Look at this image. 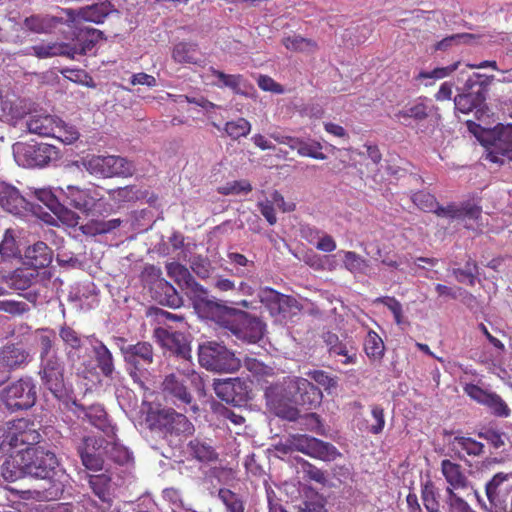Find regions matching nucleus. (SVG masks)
<instances>
[{
    "label": "nucleus",
    "instance_id": "nucleus-1",
    "mask_svg": "<svg viewBox=\"0 0 512 512\" xmlns=\"http://www.w3.org/2000/svg\"><path fill=\"white\" fill-rule=\"evenodd\" d=\"M214 319L220 327L228 330L231 335L249 344L259 342L265 333L266 325L260 318L235 308H220L217 305Z\"/></svg>",
    "mask_w": 512,
    "mask_h": 512
},
{
    "label": "nucleus",
    "instance_id": "nucleus-2",
    "mask_svg": "<svg viewBox=\"0 0 512 512\" xmlns=\"http://www.w3.org/2000/svg\"><path fill=\"white\" fill-rule=\"evenodd\" d=\"M203 389L202 377L191 367L177 369L165 375L161 383L164 399L178 408L192 405L194 400L192 391Z\"/></svg>",
    "mask_w": 512,
    "mask_h": 512
},
{
    "label": "nucleus",
    "instance_id": "nucleus-3",
    "mask_svg": "<svg viewBox=\"0 0 512 512\" xmlns=\"http://www.w3.org/2000/svg\"><path fill=\"white\" fill-rule=\"evenodd\" d=\"M42 436L34 421L20 418L0 425V459L10 455L19 446H34Z\"/></svg>",
    "mask_w": 512,
    "mask_h": 512
},
{
    "label": "nucleus",
    "instance_id": "nucleus-4",
    "mask_svg": "<svg viewBox=\"0 0 512 512\" xmlns=\"http://www.w3.org/2000/svg\"><path fill=\"white\" fill-rule=\"evenodd\" d=\"M145 423L151 431L167 436H189L194 433V425L183 414L173 408H154L146 412Z\"/></svg>",
    "mask_w": 512,
    "mask_h": 512
},
{
    "label": "nucleus",
    "instance_id": "nucleus-5",
    "mask_svg": "<svg viewBox=\"0 0 512 512\" xmlns=\"http://www.w3.org/2000/svg\"><path fill=\"white\" fill-rule=\"evenodd\" d=\"M494 77L480 73H474L465 82L464 92L454 98L455 109L463 114L476 110V116L483 113L489 86Z\"/></svg>",
    "mask_w": 512,
    "mask_h": 512
},
{
    "label": "nucleus",
    "instance_id": "nucleus-6",
    "mask_svg": "<svg viewBox=\"0 0 512 512\" xmlns=\"http://www.w3.org/2000/svg\"><path fill=\"white\" fill-rule=\"evenodd\" d=\"M27 475L53 480L58 475L59 461L55 453L42 447H27L19 454ZM61 477H66L61 471Z\"/></svg>",
    "mask_w": 512,
    "mask_h": 512
},
{
    "label": "nucleus",
    "instance_id": "nucleus-7",
    "mask_svg": "<svg viewBox=\"0 0 512 512\" xmlns=\"http://www.w3.org/2000/svg\"><path fill=\"white\" fill-rule=\"evenodd\" d=\"M198 361L207 370L220 373H233L241 366L234 352L214 341L199 346Z\"/></svg>",
    "mask_w": 512,
    "mask_h": 512
},
{
    "label": "nucleus",
    "instance_id": "nucleus-8",
    "mask_svg": "<svg viewBox=\"0 0 512 512\" xmlns=\"http://www.w3.org/2000/svg\"><path fill=\"white\" fill-rule=\"evenodd\" d=\"M123 359L127 365L130 377L135 383L143 384L148 375V368L154 362V349L151 343L139 341L120 348Z\"/></svg>",
    "mask_w": 512,
    "mask_h": 512
},
{
    "label": "nucleus",
    "instance_id": "nucleus-9",
    "mask_svg": "<svg viewBox=\"0 0 512 512\" xmlns=\"http://www.w3.org/2000/svg\"><path fill=\"white\" fill-rule=\"evenodd\" d=\"M512 474L498 472L485 485L487 501L481 499L477 491L475 496L486 512H505L510 507L509 494L511 485L509 479Z\"/></svg>",
    "mask_w": 512,
    "mask_h": 512
},
{
    "label": "nucleus",
    "instance_id": "nucleus-10",
    "mask_svg": "<svg viewBox=\"0 0 512 512\" xmlns=\"http://www.w3.org/2000/svg\"><path fill=\"white\" fill-rule=\"evenodd\" d=\"M1 400L11 411L26 410L37 400V388L31 377H22L1 391Z\"/></svg>",
    "mask_w": 512,
    "mask_h": 512
},
{
    "label": "nucleus",
    "instance_id": "nucleus-11",
    "mask_svg": "<svg viewBox=\"0 0 512 512\" xmlns=\"http://www.w3.org/2000/svg\"><path fill=\"white\" fill-rule=\"evenodd\" d=\"M86 169L94 175L102 177H130L135 171L133 162L114 155H93L85 161Z\"/></svg>",
    "mask_w": 512,
    "mask_h": 512
},
{
    "label": "nucleus",
    "instance_id": "nucleus-12",
    "mask_svg": "<svg viewBox=\"0 0 512 512\" xmlns=\"http://www.w3.org/2000/svg\"><path fill=\"white\" fill-rule=\"evenodd\" d=\"M290 451H298L326 462L341 457V453L333 444L305 434L290 435Z\"/></svg>",
    "mask_w": 512,
    "mask_h": 512
},
{
    "label": "nucleus",
    "instance_id": "nucleus-13",
    "mask_svg": "<svg viewBox=\"0 0 512 512\" xmlns=\"http://www.w3.org/2000/svg\"><path fill=\"white\" fill-rule=\"evenodd\" d=\"M58 191L63 196L64 203L86 215L100 207L104 199L96 186L80 188L74 185H67L66 188L59 187Z\"/></svg>",
    "mask_w": 512,
    "mask_h": 512
},
{
    "label": "nucleus",
    "instance_id": "nucleus-14",
    "mask_svg": "<svg viewBox=\"0 0 512 512\" xmlns=\"http://www.w3.org/2000/svg\"><path fill=\"white\" fill-rule=\"evenodd\" d=\"M64 370L63 361L61 358H57L40 362V370L38 372L43 386L59 400L67 396Z\"/></svg>",
    "mask_w": 512,
    "mask_h": 512
},
{
    "label": "nucleus",
    "instance_id": "nucleus-15",
    "mask_svg": "<svg viewBox=\"0 0 512 512\" xmlns=\"http://www.w3.org/2000/svg\"><path fill=\"white\" fill-rule=\"evenodd\" d=\"M463 391L472 400L486 406L493 415L503 418L510 415V408L498 394L485 390L472 383L465 384L463 386Z\"/></svg>",
    "mask_w": 512,
    "mask_h": 512
},
{
    "label": "nucleus",
    "instance_id": "nucleus-16",
    "mask_svg": "<svg viewBox=\"0 0 512 512\" xmlns=\"http://www.w3.org/2000/svg\"><path fill=\"white\" fill-rule=\"evenodd\" d=\"M294 390L290 391V402L303 411L316 408L321 404L323 394L313 383L304 378H297L293 385Z\"/></svg>",
    "mask_w": 512,
    "mask_h": 512
},
{
    "label": "nucleus",
    "instance_id": "nucleus-17",
    "mask_svg": "<svg viewBox=\"0 0 512 512\" xmlns=\"http://www.w3.org/2000/svg\"><path fill=\"white\" fill-rule=\"evenodd\" d=\"M154 336L163 348L176 357L190 360L191 347L184 333L173 331L170 327H158L154 330Z\"/></svg>",
    "mask_w": 512,
    "mask_h": 512
},
{
    "label": "nucleus",
    "instance_id": "nucleus-18",
    "mask_svg": "<svg viewBox=\"0 0 512 512\" xmlns=\"http://www.w3.org/2000/svg\"><path fill=\"white\" fill-rule=\"evenodd\" d=\"M19 153L29 167H43L58 155L55 146L37 142L24 144Z\"/></svg>",
    "mask_w": 512,
    "mask_h": 512
},
{
    "label": "nucleus",
    "instance_id": "nucleus-19",
    "mask_svg": "<svg viewBox=\"0 0 512 512\" xmlns=\"http://www.w3.org/2000/svg\"><path fill=\"white\" fill-rule=\"evenodd\" d=\"M214 391L219 399L233 405H239L245 401L248 394L246 383L239 378H229L215 382Z\"/></svg>",
    "mask_w": 512,
    "mask_h": 512
},
{
    "label": "nucleus",
    "instance_id": "nucleus-20",
    "mask_svg": "<svg viewBox=\"0 0 512 512\" xmlns=\"http://www.w3.org/2000/svg\"><path fill=\"white\" fill-rule=\"evenodd\" d=\"M265 400L270 413L288 419V389L285 381L269 385L265 390Z\"/></svg>",
    "mask_w": 512,
    "mask_h": 512
},
{
    "label": "nucleus",
    "instance_id": "nucleus-21",
    "mask_svg": "<svg viewBox=\"0 0 512 512\" xmlns=\"http://www.w3.org/2000/svg\"><path fill=\"white\" fill-rule=\"evenodd\" d=\"M86 443L92 445L94 449H103V454L106 459L114 463L123 465L130 461L131 454L129 450L118 443L115 439L107 440L103 437H86Z\"/></svg>",
    "mask_w": 512,
    "mask_h": 512
},
{
    "label": "nucleus",
    "instance_id": "nucleus-22",
    "mask_svg": "<svg viewBox=\"0 0 512 512\" xmlns=\"http://www.w3.org/2000/svg\"><path fill=\"white\" fill-rule=\"evenodd\" d=\"M30 361L29 351L21 344L9 343L0 348V364L8 371L24 368Z\"/></svg>",
    "mask_w": 512,
    "mask_h": 512
},
{
    "label": "nucleus",
    "instance_id": "nucleus-23",
    "mask_svg": "<svg viewBox=\"0 0 512 512\" xmlns=\"http://www.w3.org/2000/svg\"><path fill=\"white\" fill-rule=\"evenodd\" d=\"M504 158L512 159V125L501 129L491 143L486 159L493 163H504Z\"/></svg>",
    "mask_w": 512,
    "mask_h": 512
},
{
    "label": "nucleus",
    "instance_id": "nucleus-24",
    "mask_svg": "<svg viewBox=\"0 0 512 512\" xmlns=\"http://www.w3.org/2000/svg\"><path fill=\"white\" fill-rule=\"evenodd\" d=\"M441 473L444 476L447 487L445 493L456 490H465L469 486V479L463 467L449 459L441 461Z\"/></svg>",
    "mask_w": 512,
    "mask_h": 512
},
{
    "label": "nucleus",
    "instance_id": "nucleus-25",
    "mask_svg": "<svg viewBox=\"0 0 512 512\" xmlns=\"http://www.w3.org/2000/svg\"><path fill=\"white\" fill-rule=\"evenodd\" d=\"M0 205L10 213L20 214L26 210L28 202L15 186L0 180Z\"/></svg>",
    "mask_w": 512,
    "mask_h": 512
},
{
    "label": "nucleus",
    "instance_id": "nucleus-26",
    "mask_svg": "<svg viewBox=\"0 0 512 512\" xmlns=\"http://www.w3.org/2000/svg\"><path fill=\"white\" fill-rule=\"evenodd\" d=\"M52 259L53 251L42 241H38L32 246H29L24 254V264L35 271L48 267Z\"/></svg>",
    "mask_w": 512,
    "mask_h": 512
},
{
    "label": "nucleus",
    "instance_id": "nucleus-27",
    "mask_svg": "<svg viewBox=\"0 0 512 512\" xmlns=\"http://www.w3.org/2000/svg\"><path fill=\"white\" fill-rule=\"evenodd\" d=\"M151 297L161 305L178 308L182 305V297L167 280H159L151 289Z\"/></svg>",
    "mask_w": 512,
    "mask_h": 512
},
{
    "label": "nucleus",
    "instance_id": "nucleus-28",
    "mask_svg": "<svg viewBox=\"0 0 512 512\" xmlns=\"http://www.w3.org/2000/svg\"><path fill=\"white\" fill-rule=\"evenodd\" d=\"M259 298L272 317L279 319L282 316L285 318L284 312L286 306H288V296L265 287L259 291Z\"/></svg>",
    "mask_w": 512,
    "mask_h": 512
},
{
    "label": "nucleus",
    "instance_id": "nucleus-29",
    "mask_svg": "<svg viewBox=\"0 0 512 512\" xmlns=\"http://www.w3.org/2000/svg\"><path fill=\"white\" fill-rule=\"evenodd\" d=\"M102 38L103 32L98 29H81L76 37V42L73 44V46L70 45V55H68V57L73 59L76 54L86 55Z\"/></svg>",
    "mask_w": 512,
    "mask_h": 512
},
{
    "label": "nucleus",
    "instance_id": "nucleus-30",
    "mask_svg": "<svg viewBox=\"0 0 512 512\" xmlns=\"http://www.w3.org/2000/svg\"><path fill=\"white\" fill-rule=\"evenodd\" d=\"M35 340L39 350L40 362L61 358L55 346L56 333L53 329H38L36 331Z\"/></svg>",
    "mask_w": 512,
    "mask_h": 512
},
{
    "label": "nucleus",
    "instance_id": "nucleus-31",
    "mask_svg": "<svg viewBox=\"0 0 512 512\" xmlns=\"http://www.w3.org/2000/svg\"><path fill=\"white\" fill-rule=\"evenodd\" d=\"M93 357L97 368L106 378H112L115 372L114 357L109 348L100 340L92 345Z\"/></svg>",
    "mask_w": 512,
    "mask_h": 512
},
{
    "label": "nucleus",
    "instance_id": "nucleus-32",
    "mask_svg": "<svg viewBox=\"0 0 512 512\" xmlns=\"http://www.w3.org/2000/svg\"><path fill=\"white\" fill-rule=\"evenodd\" d=\"M37 277L38 272L31 268H18L7 275H3L1 279L10 289L26 290L31 287Z\"/></svg>",
    "mask_w": 512,
    "mask_h": 512
},
{
    "label": "nucleus",
    "instance_id": "nucleus-33",
    "mask_svg": "<svg viewBox=\"0 0 512 512\" xmlns=\"http://www.w3.org/2000/svg\"><path fill=\"white\" fill-rule=\"evenodd\" d=\"M58 117L49 114L36 113L26 121V127L32 134L42 137H52Z\"/></svg>",
    "mask_w": 512,
    "mask_h": 512
},
{
    "label": "nucleus",
    "instance_id": "nucleus-34",
    "mask_svg": "<svg viewBox=\"0 0 512 512\" xmlns=\"http://www.w3.org/2000/svg\"><path fill=\"white\" fill-rule=\"evenodd\" d=\"M109 14V6L105 3L93 4L90 6L82 7L77 11H70L69 15L73 16L74 20L86 21L92 23H102Z\"/></svg>",
    "mask_w": 512,
    "mask_h": 512
},
{
    "label": "nucleus",
    "instance_id": "nucleus-35",
    "mask_svg": "<svg viewBox=\"0 0 512 512\" xmlns=\"http://www.w3.org/2000/svg\"><path fill=\"white\" fill-rule=\"evenodd\" d=\"M78 453L80 455L82 464L92 471H100L103 469L105 456L103 449L97 450L86 443V438L83 440V444L78 447Z\"/></svg>",
    "mask_w": 512,
    "mask_h": 512
},
{
    "label": "nucleus",
    "instance_id": "nucleus-36",
    "mask_svg": "<svg viewBox=\"0 0 512 512\" xmlns=\"http://www.w3.org/2000/svg\"><path fill=\"white\" fill-rule=\"evenodd\" d=\"M286 482L281 484L274 483L273 485H266V494L268 500V512H288L285 508V503L288 498V490Z\"/></svg>",
    "mask_w": 512,
    "mask_h": 512
},
{
    "label": "nucleus",
    "instance_id": "nucleus-37",
    "mask_svg": "<svg viewBox=\"0 0 512 512\" xmlns=\"http://www.w3.org/2000/svg\"><path fill=\"white\" fill-rule=\"evenodd\" d=\"M198 55V44L193 42H179L174 45L172 50L173 60L181 64H199Z\"/></svg>",
    "mask_w": 512,
    "mask_h": 512
},
{
    "label": "nucleus",
    "instance_id": "nucleus-38",
    "mask_svg": "<svg viewBox=\"0 0 512 512\" xmlns=\"http://www.w3.org/2000/svg\"><path fill=\"white\" fill-rule=\"evenodd\" d=\"M228 263L233 266L230 274L238 278H248L254 272L255 263L249 260L244 254L238 252L227 253Z\"/></svg>",
    "mask_w": 512,
    "mask_h": 512
},
{
    "label": "nucleus",
    "instance_id": "nucleus-39",
    "mask_svg": "<svg viewBox=\"0 0 512 512\" xmlns=\"http://www.w3.org/2000/svg\"><path fill=\"white\" fill-rule=\"evenodd\" d=\"M300 413L301 410L299 408L290 407V422L299 421L300 425L303 426L304 429L318 435H325V428L318 414L305 413L301 415Z\"/></svg>",
    "mask_w": 512,
    "mask_h": 512
},
{
    "label": "nucleus",
    "instance_id": "nucleus-40",
    "mask_svg": "<svg viewBox=\"0 0 512 512\" xmlns=\"http://www.w3.org/2000/svg\"><path fill=\"white\" fill-rule=\"evenodd\" d=\"M61 23L62 18L50 15H32L24 20V26L34 33H49Z\"/></svg>",
    "mask_w": 512,
    "mask_h": 512
},
{
    "label": "nucleus",
    "instance_id": "nucleus-41",
    "mask_svg": "<svg viewBox=\"0 0 512 512\" xmlns=\"http://www.w3.org/2000/svg\"><path fill=\"white\" fill-rule=\"evenodd\" d=\"M421 500L427 512H441V493L430 479L421 484Z\"/></svg>",
    "mask_w": 512,
    "mask_h": 512
},
{
    "label": "nucleus",
    "instance_id": "nucleus-42",
    "mask_svg": "<svg viewBox=\"0 0 512 512\" xmlns=\"http://www.w3.org/2000/svg\"><path fill=\"white\" fill-rule=\"evenodd\" d=\"M190 455L200 462H212L218 459V453L208 442L201 439H193L188 445Z\"/></svg>",
    "mask_w": 512,
    "mask_h": 512
},
{
    "label": "nucleus",
    "instance_id": "nucleus-43",
    "mask_svg": "<svg viewBox=\"0 0 512 512\" xmlns=\"http://www.w3.org/2000/svg\"><path fill=\"white\" fill-rule=\"evenodd\" d=\"M364 351L373 362H381L385 355V345L382 338L374 331L369 330L364 339Z\"/></svg>",
    "mask_w": 512,
    "mask_h": 512
},
{
    "label": "nucleus",
    "instance_id": "nucleus-44",
    "mask_svg": "<svg viewBox=\"0 0 512 512\" xmlns=\"http://www.w3.org/2000/svg\"><path fill=\"white\" fill-rule=\"evenodd\" d=\"M121 223L122 221L118 218L110 220L92 219L82 226V232L91 236L107 234L117 229Z\"/></svg>",
    "mask_w": 512,
    "mask_h": 512
},
{
    "label": "nucleus",
    "instance_id": "nucleus-45",
    "mask_svg": "<svg viewBox=\"0 0 512 512\" xmlns=\"http://www.w3.org/2000/svg\"><path fill=\"white\" fill-rule=\"evenodd\" d=\"M33 55L43 59L54 56L70 55V44L66 43H40L31 47Z\"/></svg>",
    "mask_w": 512,
    "mask_h": 512
},
{
    "label": "nucleus",
    "instance_id": "nucleus-46",
    "mask_svg": "<svg viewBox=\"0 0 512 512\" xmlns=\"http://www.w3.org/2000/svg\"><path fill=\"white\" fill-rule=\"evenodd\" d=\"M345 269L354 275H366L370 267L369 261L354 251H342Z\"/></svg>",
    "mask_w": 512,
    "mask_h": 512
},
{
    "label": "nucleus",
    "instance_id": "nucleus-47",
    "mask_svg": "<svg viewBox=\"0 0 512 512\" xmlns=\"http://www.w3.org/2000/svg\"><path fill=\"white\" fill-rule=\"evenodd\" d=\"M3 460L1 465V475L2 477L9 482H14L24 475H27L24 470V463L22 461L18 464L13 458V452H10V455H7L0 459Z\"/></svg>",
    "mask_w": 512,
    "mask_h": 512
},
{
    "label": "nucleus",
    "instance_id": "nucleus-48",
    "mask_svg": "<svg viewBox=\"0 0 512 512\" xmlns=\"http://www.w3.org/2000/svg\"><path fill=\"white\" fill-rule=\"evenodd\" d=\"M183 290H186L187 296L192 300L196 309H199L203 306L210 307L214 304L211 300H209L208 290L199 282H197L195 278L188 285V287L184 288Z\"/></svg>",
    "mask_w": 512,
    "mask_h": 512
},
{
    "label": "nucleus",
    "instance_id": "nucleus-49",
    "mask_svg": "<svg viewBox=\"0 0 512 512\" xmlns=\"http://www.w3.org/2000/svg\"><path fill=\"white\" fill-rule=\"evenodd\" d=\"M453 447L457 452H464L468 456L477 457L483 454L484 444L465 436H455L453 439Z\"/></svg>",
    "mask_w": 512,
    "mask_h": 512
},
{
    "label": "nucleus",
    "instance_id": "nucleus-50",
    "mask_svg": "<svg viewBox=\"0 0 512 512\" xmlns=\"http://www.w3.org/2000/svg\"><path fill=\"white\" fill-rule=\"evenodd\" d=\"M304 502L300 512H327L325 508V500L322 495L311 487H304Z\"/></svg>",
    "mask_w": 512,
    "mask_h": 512
},
{
    "label": "nucleus",
    "instance_id": "nucleus-51",
    "mask_svg": "<svg viewBox=\"0 0 512 512\" xmlns=\"http://www.w3.org/2000/svg\"><path fill=\"white\" fill-rule=\"evenodd\" d=\"M166 271L168 276L172 278L181 289L187 288L194 279L189 269L178 262L168 263L166 265Z\"/></svg>",
    "mask_w": 512,
    "mask_h": 512
},
{
    "label": "nucleus",
    "instance_id": "nucleus-52",
    "mask_svg": "<svg viewBox=\"0 0 512 512\" xmlns=\"http://www.w3.org/2000/svg\"><path fill=\"white\" fill-rule=\"evenodd\" d=\"M224 131L230 138L237 140L241 137H246L250 133L251 124L245 118L240 117L226 122Z\"/></svg>",
    "mask_w": 512,
    "mask_h": 512
},
{
    "label": "nucleus",
    "instance_id": "nucleus-53",
    "mask_svg": "<svg viewBox=\"0 0 512 512\" xmlns=\"http://www.w3.org/2000/svg\"><path fill=\"white\" fill-rule=\"evenodd\" d=\"M428 115H429L428 106L423 102H419V103H416L409 107H406L402 110L397 111L394 114V117L398 120H400L402 118L403 119L412 118L416 121H423L428 117Z\"/></svg>",
    "mask_w": 512,
    "mask_h": 512
},
{
    "label": "nucleus",
    "instance_id": "nucleus-54",
    "mask_svg": "<svg viewBox=\"0 0 512 512\" xmlns=\"http://www.w3.org/2000/svg\"><path fill=\"white\" fill-rule=\"evenodd\" d=\"M52 137L65 144H71L79 138V133L74 126H70L58 118Z\"/></svg>",
    "mask_w": 512,
    "mask_h": 512
},
{
    "label": "nucleus",
    "instance_id": "nucleus-55",
    "mask_svg": "<svg viewBox=\"0 0 512 512\" xmlns=\"http://www.w3.org/2000/svg\"><path fill=\"white\" fill-rule=\"evenodd\" d=\"M19 253L15 232L12 229H7L0 243V255L3 259H8L17 257Z\"/></svg>",
    "mask_w": 512,
    "mask_h": 512
},
{
    "label": "nucleus",
    "instance_id": "nucleus-56",
    "mask_svg": "<svg viewBox=\"0 0 512 512\" xmlns=\"http://www.w3.org/2000/svg\"><path fill=\"white\" fill-rule=\"evenodd\" d=\"M293 460L301 465L303 479L314 481L319 484L326 483L327 479L325 473L321 469L299 457H294Z\"/></svg>",
    "mask_w": 512,
    "mask_h": 512
},
{
    "label": "nucleus",
    "instance_id": "nucleus-57",
    "mask_svg": "<svg viewBox=\"0 0 512 512\" xmlns=\"http://www.w3.org/2000/svg\"><path fill=\"white\" fill-rule=\"evenodd\" d=\"M220 500L228 512H244V503L241 497L230 489L221 488L218 492Z\"/></svg>",
    "mask_w": 512,
    "mask_h": 512
},
{
    "label": "nucleus",
    "instance_id": "nucleus-58",
    "mask_svg": "<svg viewBox=\"0 0 512 512\" xmlns=\"http://www.w3.org/2000/svg\"><path fill=\"white\" fill-rule=\"evenodd\" d=\"M413 203L424 212L435 213L438 208L436 197L427 191H418L412 196Z\"/></svg>",
    "mask_w": 512,
    "mask_h": 512
},
{
    "label": "nucleus",
    "instance_id": "nucleus-59",
    "mask_svg": "<svg viewBox=\"0 0 512 512\" xmlns=\"http://www.w3.org/2000/svg\"><path fill=\"white\" fill-rule=\"evenodd\" d=\"M290 149H297L301 156H307L318 160H324L327 157L323 152H321L322 147L319 143H296L292 138H290Z\"/></svg>",
    "mask_w": 512,
    "mask_h": 512
},
{
    "label": "nucleus",
    "instance_id": "nucleus-60",
    "mask_svg": "<svg viewBox=\"0 0 512 512\" xmlns=\"http://www.w3.org/2000/svg\"><path fill=\"white\" fill-rule=\"evenodd\" d=\"M58 194L53 192L51 189H38L35 191L36 198L42 202L49 210L54 212L55 209H59V205L62 202L63 196L56 189Z\"/></svg>",
    "mask_w": 512,
    "mask_h": 512
},
{
    "label": "nucleus",
    "instance_id": "nucleus-61",
    "mask_svg": "<svg viewBox=\"0 0 512 512\" xmlns=\"http://www.w3.org/2000/svg\"><path fill=\"white\" fill-rule=\"evenodd\" d=\"M478 436L486 440L495 449H500L509 442V437L506 433L492 428L480 431Z\"/></svg>",
    "mask_w": 512,
    "mask_h": 512
},
{
    "label": "nucleus",
    "instance_id": "nucleus-62",
    "mask_svg": "<svg viewBox=\"0 0 512 512\" xmlns=\"http://www.w3.org/2000/svg\"><path fill=\"white\" fill-rule=\"evenodd\" d=\"M59 337L63 343L72 350H80L82 347L80 334L70 326H61L59 329Z\"/></svg>",
    "mask_w": 512,
    "mask_h": 512
},
{
    "label": "nucleus",
    "instance_id": "nucleus-63",
    "mask_svg": "<svg viewBox=\"0 0 512 512\" xmlns=\"http://www.w3.org/2000/svg\"><path fill=\"white\" fill-rule=\"evenodd\" d=\"M85 417L95 427L104 430L107 424V413L101 405H92L85 409Z\"/></svg>",
    "mask_w": 512,
    "mask_h": 512
},
{
    "label": "nucleus",
    "instance_id": "nucleus-64",
    "mask_svg": "<svg viewBox=\"0 0 512 512\" xmlns=\"http://www.w3.org/2000/svg\"><path fill=\"white\" fill-rule=\"evenodd\" d=\"M445 503L448 506L449 512H476L456 491L449 490L446 493Z\"/></svg>",
    "mask_w": 512,
    "mask_h": 512
}]
</instances>
